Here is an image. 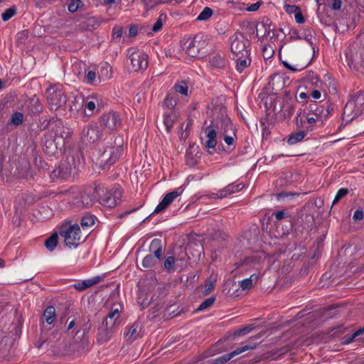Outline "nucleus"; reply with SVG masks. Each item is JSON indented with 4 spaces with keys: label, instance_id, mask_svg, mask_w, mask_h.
<instances>
[{
    "label": "nucleus",
    "instance_id": "1a4fd4ad",
    "mask_svg": "<svg viewBox=\"0 0 364 364\" xmlns=\"http://www.w3.org/2000/svg\"><path fill=\"white\" fill-rule=\"evenodd\" d=\"M102 137V132L98 126L94 124H89L82 129L81 140L85 145L96 143Z\"/></svg>",
    "mask_w": 364,
    "mask_h": 364
},
{
    "label": "nucleus",
    "instance_id": "e433bc0d",
    "mask_svg": "<svg viewBox=\"0 0 364 364\" xmlns=\"http://www.w3.org/2000/svg\"><path fill=\"white\" fill-rule=\"evenodd\" d=\"M166 19V16L164 14H161L159 16L158 20L154 24V26L152 27V31L153 32L159 31L161 29L163 24L165 22Z\"/></svg>",
    "mask_w": 364,
    "mask_h": 364
},
{
    "label": "nucleus",
    "instance_id": "7ed1b4c3",
    "mask_svg": "<svg viewBox=\"0 0 364 364\" xmlns=\"http://www.w3.org/2000/svg\"><path fill=\"white\" fill-rule=\"evenodd\" d=\"M47 101L52 110L60 109L65 105L67 97L60 85H55L46 90Z\"/></svg>",
    "mask_w": 364,
    "mask_h": 364
},
{
    "label": "nucleus",
    "instance_id": "774afa93",
    "mask_svg": "<svg viewBox=\"0 0 364 364\" xmlns=\"http://www.w3.org/2000/svg\"><path fill=\"white\" fill-rule=\"evenodd\" d=\"M364 332V329H359L353 334V338H355Z\"/></svg>",
    "mask_w": 364,
    "mask_h": 364
},
{
    "label": "nucleus",
    "instance_id": "6ab92c4d",
    "mask_svg": "<svg viewBox=\"0 0 364 364\" xmlns=\"http://www.w3.org/2000/svg\"><path fill=\"white\" fill-rule=\"evenodd\" d=\"M233 60L235 62V69L240 73H244L252 62L250 55L233 57Z\"/></svg>",
    "mask_w": 364,
    "mask_h": 364
},
{
    "label": "nucleus",
    "instance_id": "412c9836",
    "mask_svg": "<svg viewBox=\"0 0 364 364\" xmlns=\"http://www.w3.org/2000/svg\"><path fill=\"white\" fill-rule=\"evenodd\" d=\"M141 336V326L138 323H134L124 333V338L128 341H133L140 337Z\"/></svg>",
    "mask_w": 364,
    "mask_h": 364
},
{
    "label": "nucleus",
    "instance_id": "4d7b16f0",
    "mask_svg": "<svg viewBox=\"0 0 364 364\" xmlns=\"http://www.w3.org/2000/svg\"><path fill=\"white\" fill-rule=\"evenodd\" d=\"M341 6V0H333L331 8L334 10L340 9Z\"/></svg>",
    "mask_w": 364,
    "mask_h": 364
},
{
    "label": "nucleus",
    "instance_id": "ea45409f",
    "mask_svg": "<svg viewBox=\"0 0 364 364\" xmlns=\"http://www.w3.org/2000/svg\"><path fill=\"white\" fill-rule=\"evenodd\" d=\"M82 6V3L80 0H71L68 4V9L70 12H76L79 8Z\"/></svg>",
    "mask_w": 364,
    "mask_h": 364
},
{
    "label": "nucleus",
    "instance_id": "ddd939ff",
    "mask_svg": "<svg viewBox=\"0 0 364 364\" xmlns=\"http://www.w3.org/2000/svg\"><path fill=\"white\" fill-rule=\"evenodd\" d=\"M183 191L181 188H178L166 194L162 200L156 205L152 214L164 210L177 197L182 194Z\"/></svg>",
    "mask_w": 364,
    "mask_h": 364
},
{
    "label": "nucleus",
    "instance_id": "338daca9",
    "mask_svg": "<svg viewBox=\"0 0 364 364\" xmlns=\"http://www.w3.org/2000/svg\"><path fill=\"white\" fill-rule=\"evenodd\" d=\"M137 33V29L135 27H132L129 29V33L131 36H135Z\"/></svg>",
    "mask_w": 364,
    "mask_h": 364
},
{
    "label": "nucleus",
    "instance_id": "0eeeda50",
    "mask_svg": "<svg viewBox=\"0 0 364 364\" xmlns=\"http://www.w3.org/2000/svg\"><path fill=\"white\" fill-rule=\"evenodd\" d=\"M220 136L223 138L225 143L228 146H233L237 139L235 127L230 117L224 113H222Z\"/></svg>",
    "mask_w": 364,
    "mask_h": 364
},
{
    "label": "nucleus",
    "instance_id": "5701e85b",
    "mask_svg": "<svg viewBox=\"0 0 364 364\" xmlns=\"http://www.w3.org/2000/svg\"><path fill=\"white\" fill-rule=\"evenodd\" d=\"M98 82L109 80L112 77V67L107 63L102 64L97 70Z\"/></svg>",
    "mask_w": 364,
    "mask_h": 364
},
{
    "label": "nucleus",
    "instance_id": "f8f14e48",
    "mask_svg": "<svg viewBox=\"0 0 364 364\" xmlns=\"http://www.w3.org/2000/svg\"><path fill=\"white\" fill-rule=\"evenodd\" d=\"M265 259V255L262 252H257L252 254L247 257L243 264L249 269H255L258 273L260 274V271L262 268V262Z\"/></svg>",
    "mask_w": 364,
    "mask_h": 364
},
{
    "label": "nucleus",
    "instance_id": "680f3d73",
    "mask_svg": "<svg viewBox=\"0 0 364 364\" xmlns=\"http://www.w3.org/2000/svg\"><path fill=\"white\" fill-rule=\"evenodd\" d=\"M312 77L311 79V83L317 85V83L319 82V78L317 75H315L314 73L311 74Z\"/></svg>",
    "mask_w": 364,
    "mask_h": 364
},
{
    "label": "nucleus",
    "instance_id": "2eb2a0df",
    "mask_svg": "<svg viewBox=\"0 0 364 364\" xmlns=\"http://www.w3.org/2000/svg\"><path fill=\"white\" fill-rule=\"evenodd\" d=\"M122 192L119 189H116L113 192H107L106 194L100 197V203L109 208H112L119 202Z\"/></svg>",
    "mask_w": 364,
    "mask_h": 364
},
{
    "label": "nucleus",
    "instance_id": "4c0bfd02",
    "mask_svg": "<svg viewBox=\"0 0 364 364\" xmlns=\"http://www.w3.org/2000/svg\"><path fill=\"white\" fill-rule=\"evenodd\" d=\"M80 198H81V200H80L81 204L80 205L88 207L92 205V197L90 196V193H81Z\"/></svg>",
    "mask_w": 364,
    "mask_h": 364
},
{
    "label": "nucleus",
    "instance_id": "79ce46f5",
    "mask_svg": "<svg viewBox=\"0 0 364 364\" xmlns=\"http://www.w3.org/2000/svg\"><path fill=\"white\" fill-rule=\"evenodd\" d=\"M348 193V190L347 188H340L338 191V192L333 200L332 205H333L336 203H338L342 198L346 196Z\"/></svg>",
    "mask_w": 364,
    "mask_h": 364
},
{
    "label": "nucleus",
    "instance_id": "f704fd0d",
    "mask_svg": "<svg viewBox=\"0 0 364 364\" xmlns=\"http://www.w3.org/2000/svg\"><path fill=\"white\" fill-rule=\"evenodd\" d=\"M213 15V11L209 7H205L197 17L198 21H206Z\"/></svg>",
    "mask_w": 364,
    "mask_h": 364
},
{
    "label": "nucleus",
    "instance_id": "13d9d810",
    "mask_svg": "<svg viewBox=\"0 0 364 364\" xmlns=\"http://www.w3.org/2000/svg\"><path fill=\"white\" fill-rule=\"evenodd\" d=\"M214 288V283L213 282H209L208 283L205 287V294H209Z\"/></svg>",
    "mask_w": 364,
    "mask_h": 364
},
{
    "label": "nucleus",
    "instance_id": "bf43d9fd",
    "mask_svg": "<svg viewBox=\"0 0 364 364\" xmlns=\"http://www.w3.org/2000/svg\"><path fill=\"white\" fill-rule=\"evenodd\" d=\"M311 96L312 97V98H314V100H318L321 98V93L319 90H313L311 92Z\"/></svg>",
    "mask_w": 364,
    "mask_h": 364
},
{
    "label": "nucleus",
    "instance_id": "e2e57ef3",
    "mask_svg": "<svg viewBox=\"0 0 364 364\" xmlns=\"http://www.w3.org/2000/svg\"><path fill=\"white\" fill-rule=\"evenodd\" d=\"M284 215H285V213H284V211H277L275 213V218L277 220H281V219H282L284 217Z\"/></svg>",
    "mask_w": 364,
    "mask_h": 364
},
{
    "label": "nucleus",
    "instance_id": "5fc2aeb1",
    "mask_svg": "<svg viewBox=\"0 0 364 364\" xmlns=\"http://www.w3.org/2000/svg\"><path fill=\"white\" fill-rule=\"evenodd\" d=\"M262 3L260 1H257L255 4H251L250 6L247 7V11H256L259 6H261Z\"/></svg>",
    "mask_w": 364,
    "mask_h": 364
},
{
    "label": "nucleus",
    "instance_id": "7c9ffc66",
    "mask_svg": "<svg viewBox=\"0 0 364 364\" xmlns=\"http://www.w3.org/2000/svg\"><path fill=\"white\" fill-rule=\"evenodd\" d=\"M58 239V235L53 234L46 240L45 245L49 251H53L56 247Z\"/></svg>",
    "mask_w": 364,
    "mask_h": 364
},
{
    "label": "nucleus",
    "instance_id": "bb28decb",
    "mask_svg": "<svg viewBox=\"0 0 364 364\" xmlns=\"http://www.w3.org/2000/svg\"><path fill=\"white\" fill-rule=\"evenodd\" d=\"M209 65L213 68L221 69L225 65V60L220 55H215L210 58Z\"/></svg>",
    "mask_w": 364,
    "mask_h": 364
},
{
    "label": "nucleus",
    "instance_id": "603ef678",
    "mask_svg": "<svg viewBox=\"0 0 364 364\" xmlns=\"http://www.w3.org/2000/svg\"><path fill=\"white\" fill-rule=\"evenodd\" d=\"M294 18H295L296 22L298 23H303L304 22L305 20H304V18L303 16V14L301 11L300 9L298 11V12H296L294 14Z\"/></svg>",
    "mask_w": 364,
    "mask_h": 364
},
{
    "label": "nucleus",
    "instance_id": "a19ab883",
    "mask_svg": "<svg viewBox=\"0 0 364 364\" xmlns=\"http://www.w3.org/2000/svg\"><path fill=\"white\" fill-rule=\"evenodd\" d=\"M16 9L15 7H11L6 9L2 14L1 18L4 21H7L10 18H11L16 14Z\"/></svg>",
    "mask_w": 364,
    "mask_h": 364
},
{
    "label": "nucleus",
    "instance_id": "0e129e2a",
    "mask_svg": "<svg viewBox=\"0 0 364 364\" xmlns=\"http://www.w3.org/2000/svg\"><path fill=\"white\" fill-rule=\"evenodd\" d=\"M28 36V32L26 31H23L21 33H18V38H26Z\"/></svg>",
    "mask_w": 364,
    "mask_h": 364
},
{
    "label": "nucleus",
    "instance_id": "49530a36",
    "mask_svg": "<svg viewBox=\"0 0 364 364\" xmlns=\"http://www.w3.org/2000/svg\"><path fill=\"white\" fill-rule=\"evenodd\" d=\"M282 64L287 69H288L289 70H290L291 72H299L304 69V67L299 68L298 66H296V65H291L290 63H289L286 60L283 61Z\"/></svg>",
    "mask_w": 364,
    "mask_h": 364
},
{
    "label": "nucleus",
    "instance_id": "393cba45",
    "mask_svg": "<svg viewBox=\"0 0 364 364\" xmlns=\"http://www.w3.org/2000/svg\"><path fill=\"white\" fill-rule=\"evenodd\" d=\"M99 105V99L96 95H90L84 99L83 107L91 114L95 110L96 105Z\"/></svg>",
    "mask_w": 364,
    "mask_h": 364
},
{
    "label": "nucleus",
    "instance_id": "a211bd4d",
    "mask_svg": "<svg viewBox=\"0 0 364 364\" xmlns=\"http://www.w3.org/2000/svg\"><path fill=\"white\" fill-rule=\"evenodd\" d=\"M244 188V185L242 183L237 184H229L224 188L220 190L217 193L215 194L216 198H223L227 197L228 196L237 193L241 191Z\"/></svg>",
    "mask_w": 364,
    "mask_h": 364
},
{
    "label": "nucleus",
    "instance_id": "052dcab7",
    "mask_svg": "<svg viewBox=\"0 0 364 364\" xmlns=\"http://www.w3.org/2000/svg\"><path fill=\"white\" fill-rule=\"evenodd\" d=\"M154 258L156 260H159L161 257V247H159L155 251H154Z\"/></svg>",
    "mask_w": 364,
    "mask_h": 364
},
{
    "label": "nucleus",
    "instance_id": "c85d7f7f",
    "mask_svg": "<svg viewBox=\"0 0 364 364\" xmlns=\"http://www.w3.org/2000/svg\"><path fill=\"white\" fill-rule=\"evenodd\" d=\"M43 317L48 324L53 323L55 319V309L54 306H48L43 312Z\"/></svg>",
    "mask_w": 364,
    "mask_h": 364
},
{
    "label": "nucleus",
    "instance_id": "2f4dec72",
    "mask_svg": "<svg viewBox=\"0 0 364 364\" xmlns=\"http://www.w3.org/2000/svg\"><path fill=\"white\" fill-rule=\"evenodd\" d=\"M175 91L184 96L188 95V86L186 82L181 81L174 86Z\"/></svg>",
    "mask_w": 364,
    "mask_h": 364
},
{
    "label": "nucleus",
    "instance_id": "09e8293b",
    "mask_svg": "<svg viewBox=\"0 0 364 364\" xmlns=\"http://www.w3.org/2000/svg\"><path fill=\"white\" fill-rule=\"evenodd\" d=\"M122 36V28L121 27H114L112 30V38L114 39L120 38Z\"/></svg>",
    "mask_w": 364,
    "mask_h": 364
},
{
    "label": "nucleus",
    "instance_id": "473e14b6",
    "mask_svg": "<svg viewBox=\"0 0 364 364\" xmlns=\"http://www.w3.org/2000/svg\"><path fill=\"white\" fill-rule=\"evenodd\" d=\"M23 114L19 112H15L11 117L10 123L14 126H18L23 123Z\"/></svg>",
    "mask_w": 364,
    "mask_h": 364
},
{
    "label": "nucleus",
    "instance_id": "864d4df0",
    "mask_svg": "<svg viewBox=\"0 0 364 364\" xmlns=\"http://www.w3.org/2000/svg\"><path fill=\"white\" fill-rule=\"evenodd\" d=\"M252 329V326L251 325L245 326L236 332L237 335H245L249 333Z\"/></svg>",
    "mask_w": 364,
    "mask_h": 364
},
{
    "label": "nucleus",
    "instance_id": "8fccbe9b",
    "mask_svg": "<svg viewBox=\"0 0 364 364\" xmlns=\"http://www.w3.org/2000/svg\"><path fill=\"white\" fill-rule=\"evenodd\" d=\"M306 121L309 124H314L315 122H316L317 121H321V117L320 116H318V114L317 113H316L313 116H308L306 117Z\"/></svg>",
    "mask_w": 364,
    "mask_h": 364
},
{
    "label": "nucleus",
    "instance_id": "dca6fc26",
    "mask_svg": "<svg viewBox=\"0 0 364 364\" xmlns=\"http://www.w3.org/2000/svg\"><path fill=\"white\" fill-rule=\"evenodd\" d=\"M119 310L114 309L105 318L104 323L107 330L112 331L115 326L119 324Z\"/></svg>",
    "mask_w": 364,
    "mask_h": 364
},
{
    "label": "nucleus",
    "instance_id": "c9c22d12",
    "mask_svg": "<svg viewBox=\"0 0 364 364\" xmlns=\"http://www.w3.org/2000/svg\"><path fill=\"white\" fill-rule=\"evenodd\" d=\"M102 276H96L92 278L82 280V282L85 286V288L87 289L88 287H90L95 284L100 283L102 281Z\"/></svg>",
    "mask_w": 364,
    "mask_h": 364
},
{
    "label": "nucleus",
    "instance_id": "f257e3e1",
    "mask_svg": "<svg viewBox=\"0 0 364 364\" xmlns=\"http://www.w3.org/2000/svg\"><path fill=\"white\" fill-rule=\"evenodd\" d=\"M256 347L255 344L250 345H245L240 348H237L235 350L232 351L230 353L223 355L218 358H211L205 360H203L204 358H207L208 357L213 356L217 353L216 350H209L204 353L202 355V358L198 360L195 364H225L230 359L234 358L236 355H240L242 353H244L249 350L255 349Z\"/></svg>",
    "mask_w": 364,
    "mask_h": 364
},
{
    "label": "nucleus",
    "instance_id": "f3484780",
    "mask_svg": "<svg viewBox=\"0 0 364 364\" xmlns=\"http://www.w3.org/2000/svg\"><path fill=\"white\" fill-rule=\"evenodd\" d=\"M71 132L67 127H65L61 123L56 124L51 130V136L54 140L61 138L63 140L70 136Z\"/></svg>",
    "mask_w": 364,
    "mask_h": 364
},
{
    "label": "nucleus",
    "instance_id": "69168bd1",
    "mask_svg": "<svg viewBox=\"0 0 364 364\" xmlns=\"http://www.w3.org/2000/svg\"><path fill=\"white\" fill-rule=\"evenodd\" d=\"M160 245V240L158 239L154 240L151 243V247H158Z\"/></svg>",
    "mask_w": 364,
    "mask_h": 364
},
{
    "label": "nucleus",
    "instance_id": "6e6d98bb",
    "mask_svg": "<svg viewBox=\"0 0 364 364\" xmlns=\"http://www.w3.org/2000/svg\"><path fill=\"white\" fill-rule=\"evenodd\" d=\"M73 287L75 289L79 290V291H82V290L85 289L82 281H80L78 282L75 283L73 284Z\"/></svg>",
    "mask_w": 364,
    "mask_h": 364
},
{
    "label": "nucleus",
    "instance_id": "b1692460",
    "mask_svg": "<svg viewBox=\"0 0 364 364\" xmlns=\"http://www.w3.org/2000/svg\"><path fill=\"white\" fill-rule=\"evenodd\" d=\"M84 105V97L81 95H77L73 97L70 104V110L73 112H77L81 110Z\"/></svg>",
    "mask_w": 364,
    "mask_h": 364
},
{
    "label": "nucleus",
    "instance_id": "c756f323",
    "mask_svg": "<svg viewBox=\"0 0 364 364\" xmlns=\"http://www.w3.org/2000/svg\"><path fill=\"white\" fill-rule=\"evenodd\" d=\"M306 133L304 131H299L297 132L291 133L287 139V142L290 145L295 144L304 139Z\"/></svg>",
    "mask_w": 364,
    "mask_h": 364
},
{
    "label": "nucleus",
    "instance_id": "58836bf2",
    "mask_svg": "<svg viewBox=\"0 0 364 364\" xmlns=\"http://www.w3.org/2000/svg\"><path fill=\"white\" fill-rule=\"evenodd\" d=\"M156 259L151 255H146L142 261V265L145 268L153 267L156 264Z\"/></svg>",
    "mask_w": 364,
    "mask_h": 364
},
{
    "label": "nucleus",
    "instance_id": "a878e982",
    "mask_svg": "<svg viewBox=\"0 0 364 364\" xmlns=\"http://www.w3.org/2000/svg\"><path fill=\"white\" fill-rule=\"evenodd\" d=\"M259 276V273H255L251 274V276L249 278L245 279L240 282V287L244 291L250 289L252 286L253 282L257 281Z\"/></svg>",
    "mask_w": 364,
    "mask_h": 364
},
{
    "label": "nucleus",
    "instance_id": "de8ad7c7",
    "mask_svg": "<svg viewBox=\"0 0 364 364\" xmlns=\"http://www.w3.org/2000/svg\"><path fill=\"white\" fill-rule=\"evenodd\" d=\"M164 105L167 107L171 108V109H172L176 105V100L173 97L167 96L164 100Z\"/></svg>",
    "mask_w": 364,
    "mask_h": 364
},
{
    "label": "nucleus",
    "instance_id": "cd10ccee",
    "mask_svg": "<svg viewBox=\"0 0 364 364\" xmlns=\"http://www.w3.org/2000/svg\"><path fill=\"white\" fill-rule=\"evenodd\" d=\"M84 82L92 85H97L100 83L98 82V75L95 71L92 70H85Z\"/></svg>",
    "mask_w": 364,
    "mask_h": 364
},
{
    "label": "nucleus",
    "instance_id": "6e6552de",
    "mask_svg": "<svg viewBox=\"0 0 364 364\" xmlns=\"http://www.w3.org/2000/svg\"><path fill=\"white\" fill-rule=\"evenodd\" d=\"M364 113V93L358 95L355 100L347 102L344 110V117L353 119Z\"/></svg>",
    "mask_w": 364,
    "mask_h": 364
},
{
    "label": "nucleus",
    "instance_id": "f03ea898",
    "mask_svg": "<svg viewBox=\"0 0 364 364\" xmlns=\"http://www.w3.org/2000/svg\"><path fill=\"white\" fill-rule=\"evenodd\" d=\"M123 146L121 143L117 145L106 146L102 150H100L97 159V163L103 167H109L115 163L123 153Z\"/></svg>",
    "mask_w": 364,
    "mask_h": 364
},
{
    "label": "nucleus",
    "instance_id": "aec40b11",
    "mask_svg": "<svg viewBox=\"0 0 364 364\" xmlns=\"http://www.w3.org/2000/svg\"><path fill=\"white\" fill-rule=\"evenodd\" d=\"M178 118V112L174 109L166 111L164 114V124L168 132L171 131L173 124Z\"/></svg>",
    "mask_w": 364,
    "mask_h": 364
},
{
    "label": "nucleus",
    "instance_id": "423d86ee",
    "mask_svg": "<svg viewBox=\"0 0 364 364\" xmlns=\"http://www.w3.org/2000/svg\"><path fill=\"white\" fill-rule=\"evenodd\" d=\"M222 124V113L215 117L210 124L204 129L206 138L205 146L209 149H215L217 145V134L220 136V124Z\"/></svg>",
    "mask_w": 364,
    "mask_h": 364
},
{
    "label": "nucleus",
    "instance_id": "72a5a7b5",
    "mask_svg": "<svg viewBox=\"0 0 364 364\" xmlns=\"http://www.w3.org/2000/svg\"><path fill=\"white\" fill-rule=\"evenodd\" d=\"M95 224L93 215H87L82 218L81 225L82 228H89Z\"/></svg>",
    "mask_w": 364,
    "mask_h": 364
},
{
    "label": "nucleus",
    "instance_id": "9d476101",
    "mask_svg": "<svg viewBox=\"0 0 364 364\" xmlns=\"http://www.w3.org/2000/svg\"><path fill=\"white\" fill-rule=\"evenodd\" d=\"M250 42L242 36L235 37L230 43L233 57L250 55Z\"/></svg>",
    "mask_w": 364,
    "mask_h": 364
},
{
    "label": "nucleus",
    "instance_id": "4be33fe9",
    "mask_svg": "<svg viewBox=\"0 0 364 364\" xmlns=\"http://www.w3.org/2000/svg\"><path fill=\"white\" fill-rule=\"evenodd\" d=\"M73 172L71 166L62 164L57 169L53 171V174L54 176H58L66 180L72 176Z\"/></svg>",
    "mask_w": 364,
    "mask_h": 364
},
{
    "label": "nucleus",
    "instance_id": "20e7f679",
    "mask_svg": "<svg viewBox=\"0 0 364 364\" xmlns=\"http://www.w3.org/2000/svg\"><path fill=\"white\" fill-rule=\"evenodd\" d=\"M130 69L134 72L145 70L148 66V55L137 48H130L127 51Z\"/></svg>",
    "mask_w": 364,
    "mask_h": 364
},
{
    "label": "nucleus",
    "instance_id": "39448f33",
    "mask_svg": "<svg viewBox=\"0 0 364 364\" xmlns=\"http://www.w3.org/2000/svg\"><path fill=\"white\" fill-rule=\"evenodd\" d=\"M60 235L69 247H77L81 237L80 229L77 224L64 223L60 230Z\"/></svg>",
    "mask_w": 364,
    "mask_h": 364
},
{
    "label": "nucleus",
    "instance_id": "37998d69",
    "mask_svg": "<svg viewBox=\"0 0 364 364\" xmlns=\"http://www.w3.org/2000/svg\"><path fill=\"white\" fill-rule=\"evenodd\" d=\"M215 300V297H210V298L205 299L204 301H203L200 304V306L198 308V310L203 311V310H205V309L209 308L210 306L213 305Z\"/></svg>",
    "mask_w": 364,
    "mask_h": 364
},
{
    "label": "nucleus",
    "instance_id": "3c124183",
    "mask_svg": "<svg viewBox=\"0 0 364 364\" xmlns=\"http://www.w3.org/2000/svg\"><path fill=\"white\" fill-rule=\"evenodd\" d=\"M364 218V213L362 210L358 209L355 211L353 215V219L355 221L362 220Z\"/></svg>",
    "mask_w": 364,
    "mask_h": 364
},
{
    "label": "nucleus",
    "instance_id": "9b49d317",
    "mask_svg": "<svg viewBox=\"0 0 364 364\" xmlns=\"http://www.w3.org/2000/svg\"><path fill=\"white\" fill-rule=\"evenodd\" d=\"M203 44L204 42L198 40L197 37L189 38L183 41L182 48L189 56L196 57L199 54Z\"/></svg>",
    "mask_w": 364,
    "mask_h": 364
},
{
    "label": "nucleus",
    "instance_id": "a18cd8bd",
    "mask_svg": "<svg viewBox=\"0 0 364 364\" xmlns=\"http://www.w3.org/2000/svg\"><path fill=\"white\" fill-rule=\"evenodd\" d=\"M175 264V259L173 257H168L164 261V267L167 270H171Z\"/></svg>",
    "mask_w": 364,
    "mask_h": 364
},
{
    "label": "nucleus",
    "instance_id": "4468645a",
    "mask_svg": "<svg viewBox=\"0 0 364 364\" xmlns=\"http://www.w3.org/2000/svg\"><path fill=\"white\" fill-rule=\"evenodd\" d=\"M101 122L107 129L113 130L121 125V119L117 113L109 112L102 116Z\"/></svg>",
    "mask_w": 364,
    "mask_h": 364
},
{
    "label": "nucleus",
    "instance_id": "c03bdc74",
    "mask_svg": "<svg viewBox=\"0 0 364 364\" xmlns=\"http://www.w3.org/2000/svg\"><path fill=\"white\" fill-rule=\"evenodd\" d=\"M299 7L295 5L284 4V9L289 14H295L299 10Z\"/></svg>",
    "mask_w": 364,
    "mask_h": 364
}]
</instances>
